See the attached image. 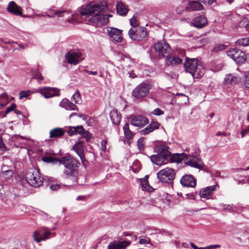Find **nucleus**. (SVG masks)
Here are the masks:
<instances>
[{"instance_id": "obj_10", "label": "nucleus", "mask_w": 249, "mask_h": 249, "mask_svg": "<svg viewBox=\"0 0 249 249\" xmlns=\"http://www.w3.org/2000/svg\"><path fill=\"white\" fill-rule=\"evenodd\" d=\"M65 58L69 64L75 65L82 61L84 57L80 52L70 51L65 54Z\"/></svg>"}, {"instance_id": "obj_58", "label": "nucleus", "mask_w": 249, "mask_h": 249, "mask_svg": "<svg viewBox=\"0 0 249 249\" xmlns=\"http://www.w3.org/2000/svg\"><path fill=\"white\" fill-rule=\"evenodd\" d=\"M183 11V7L182 6H178L176 9V12L180 14Z\"/></svg>"}, {"instance_id": "obj_63", "label": "nucleus", "mask_w": 249, "mask_h": 249, "mask_svg": "<svg viewBox=\"0 0 249 249\" xmlns=\"http://www.w3.org/2000/svg\"><path fill=\"white\" fill-rule=\"evenodd\" d=\"M77 116L79 118H82L84 120H86V116L80 113H77Z\"/></svg>"}, {"instance_id": "obj_5", "label": "nucleus", "mask_w": 249, "mask_h": 249, "mask_svg": "<svg viewBox=\"0 0 249 249\" xmlns=\"http://www.w3.org/2000/svg\"><path fill=\"white\" fill-rule=\"evenodd\" d=\"M55 228L50 229L47 227H42L38 230L36 231L33 234L34 241L38 243L42 241H45L52 237H54L55 233L51 232V231L55 230Z\"/></svg>"}, {"instance_id": "obj_26", "label": "nucleus", "mask_w": 249, "mask_h": 249, "mask_svg": "<svg viewBox=\"0 0 249 249\" xmlns=\"http://www.w3.org/2000/svg\"><path fill=\"white\" fill-rule=\"evenodd\" d=\"M239 78L232 74L226 75L224 79V83L227 85H234L239 81Z\"/></svg>"}, {"instance_id": "obj_22", "label": "nucleus", "mask_w": 249, "mask_h": 249, "mask_svg": "<svg viewBox=\"0 0 249 249\" xmlns=\"http://www.w3.org/2000/svg\"><path fill=\"white\" fill-rule=\"evenodd\" d=\"M203 5L197 0L190 1L188 2L186 9L188 11H198L202 10Z\"/></svg>"}, {"instance_id": "obj_59", "label": "nucleus", "mask_w": 249, "mask_h": 249, "mask_svg": "<svg viewBox=\"0 0 249 249\" xmlns=\"http://www.w3.org/2000/svg\"><path fill=\"white\" fill-rule=\"evenodd\" d=\"M48 13L46 15H37L38 16H41V17H47L49 18H54V15H53L52 14L49 13V12H48Z\"/></svg>"}, {"instance_id": "obj_19", "label": "nucleus", "mask_w": 249, "mask_h": 249, "mask_svg": "<svg viewBox=\"0 0 249 249\" xmlns=\"http://www.w3.org/2000/svg\"><path fill=\"white\" fill-rule=\"evenodd\" d=\"M22 8L18 5L16 2L14 1H10L7 7V10L8 12L12 13L16 16H22L23 17H25V16H22V13L21 12Z\"/></svg>"}, {"instance_id": "obj_1", "label": "nucleus", "mask_w": 249, "mask_h": 249, "mask_svg": "<svg viewBox=\"0 0 249 249\" xmlns=\"http://www.w3.org/2000/svg\"><path fill=\"white\" fill-rule=\"evenodd\" d=\"M107 9L106 5L90 2L81 9L80 14L86 23L100 26L107 24L108 18L112 17L110 14H105Z\"/></svg>"}, {"instance_id": "obj_16", "label": "nucleus", "mask_w": 249, "mask_h": 249, "mask_svg": "<svg viewBox=\"0 0 249 249\" xmlns=\"http://www.w3.org/2000/svg\"><path fill=\"white\" fill-rule=\"evenodd\" d=\"M218 185L210 186L202 188L199 192V196L201 198L207 199H212L213 192L216 190Z\"/></svg>"}, {"instance_id": "obj_62", "label": "nucleus", "mask_w": 249, "mask_h": 249, "mask_svg": "<svg viewBox=\"0 0 249 249\" xmlns=\"http://www.w3.org/2000/svg\"><path fill=\"white\" fill-rule=\"evenodd\" d=\"M243 181L245 183L249 184V176L245 177V178L243 180Z\"/></svg>"}, {"instance_id": "obj_23", "label": "nucleus", "mask_w": 249, "mask_h": 249, "mask_svg": "<svg viewBox=\"0 0 249 249\" xmlns=\"http://www.w3.org/2000/svg\"><path fill=\"white\" fill-rule=\"evenodd\" d=\"M73 149L79 156L81 160L84 161L85 156L84 155V146L83 143L81 142L75 143L73 146Z\"/></svg>"}, {"instance_id": "obj_28", "label": "nucleus", "mask_w": 249, "mask_h": 249, "mask_svg": "<svg viewBox=\"0 0 249 249\" xmlns=\"http://www.w3.org/2000/svg\"><path fill=\"white\" fill-rule=\"evenodd\" d=\"M117 13L119 15L125 16L128 11V8L122 2H118L116 4Z\"/></svg>"}, {"instance_id": "obj_2", "label": "nucleus", "mask_w": 249, "mask_h": 249, "mask_svg": "<svg viewBox=\"0 0 249 249\" xmlns=\"http://www.w3.org/2000/svg\"><path fill=\"white\" fill-rule=\"evenodd\" d=\"M58 162L64 165L65 169L63 171V177L71 181L68 186H75L78 183L76 176V168L80 165L79 162L70 155H66L60 158Z\"/></svg>"}, {"instance_id": "obj_7", "label": "nucleus", "mask_w": 249, "mask_h": 249, "mask_svg": "<svg viewBox=\"0 0 249 249\" xmlns=\"http://www.w3.org/2000/svg\"><path fill=\"white\" fill-rule=\"evenodd\" d=\"M157 177L160 181L170 183L175 178V171L172 168H166L159 171Z\"/></svg>"}, {"instance_id": "obj_53", "label": "nucleus", "mask_w": 249, "mask_h": 249, "mask_svg": "<svg viewBox=\"0 0 249 249\" xmlns=\"http://www.w3.org/2000/svg\"><path fill=\"white\" fill-rule=\"evenodd\" d=\"M118 56L122 60H124L125 59H126L127 60H129V57L128 55L123 54V53H119L118 54Z\"/></svg>"}, {"instance_id": "obj_48", "label": "nucleus", "mask_w": 249, "mask_h": 249, "mask_svg": "<svg viewBox=\"0 0 249 249\" xmlns=\"http://www.w3.org/2000/svg\"><path fill=\"white\" fill-rule=\"evenodd\" d=\"M153 114L156 116L162 115L164 114V112L160 108H156L153 111Z\"/></svg>"}, {"instance_id": "obj_43", "label": "nucleus", "mask_w": 249, "mask_h": 249, "mask_svg": "<svg viewBox=\"0 0 249 249\" xmlns=\"http://www.w3.org/2000/svg\"><path fill=\"white\" fill-rule=\"evenodd\" d=\"M130 25L133 27L132 28L140 27L139 26V22L137 19V18L133 16L130 20Z\"/></svg>"}, {"instance_id": "obj_39", "label": "nucleus", "mask_w": 249, "mask_h": 249, "mask_svg": "<svg viewBox=\"0 0 249 249\" xmlns=\"http://www.w3.org/2000/svg\"><path fill=\"white\" fill-rule=\"evenodd\" d=\"M243 81L245 86L249 88V70L244 72L243 75Z\"/></svg>"}, {"instance_id": "obj_9", "label": "nucleus", "mask_w": 249, "mask_h": 249, "mask_svg": "<svg viewBox=\"0 0 249 249\" xmlns=\"http://www.w3.org/2000/svg\"><path fill=\"white\" fill-rule=\"evenodd\" d=\"M150 86L146 83H142L138 85L132 91L133 96L138 99L145 97L149 93Z\"/></svg>"}, {"instance_id": "obj_41", "label": "nucleus", "mask_w": 249, "mask_h": 249, "mask_svg": "<svg viewBox=\"0 0 249 249\" xmlns=\"http://www.w3.org/2000/svg\"><path fill=\"white\" fill-rule=\"evenodd\" d=\"M71 182V181H69V183ZM69 185V184L67 185H61V184H53L52 185L50 186V188L53 190V191H55V190H57L60 188H62L63 187H66V186H68L69 188H70V187H71V186H68Z\"/></svg>"}, {"instance_id": "obj_44", "label": "nucleus", "mask_w": 249, "mask_h": 249, "mask_svg": "<svg viewBox=\"0 0 249 249\" xmlns=\"http://www.w3.org/2000/svg\"><path fill=\"white\" fill-rule=\"evenodd\" d=\"M150 241V239L147 237L142 236L139 237V243L141 244H149Z\"/></svg>"}, {"instance_id": "obj_12", "label": "nucleus", "mask_w": 249, "mask_h": 249, "mask_svg": "<svg viewBox=\"0 0 249 249\" xmlns=\"http://www.w3.org/2000/svg\"><path fill=\"white\" fill-rule=\"evenodd\" d=\"M107 34L110 38L117 42H121L123 39L122 30L117 28L107 27Z\"/></svg>"}, {"instance_id": "obj_56", "label": "nucleus", "mask_w": 249, "mask_h": 249, "mask_svg": "<svg viewBox=\"0 0 249 249\" xmlns=\"http://www.w3.org/2000/svg\"><path fill=\"white\" fill-rule=\"evenodd\" d=\"M221 247V246L220 245H210V246H207L206 247V248H207V249H215L216 248H220Z\"/></svg>"}, {"instance_id": "obj_45", "label": "nucleus", "mask_w": 249, "mask_h": 249, "mask_svg": "<svg viewBox=\"0 0 249 249\" xmlns=\"http://www.w3.org/2000/svg\"><path fill=\"white\" fill-rule=\"evenodd\" d=\"M144 139L142 138L139 139L137 141V145L140 150L144 149Z\"/></svg>"}, {"instance_id": "obj_15", "label": "nucleus", "mask_w": 249, "mask_h": 249, "mask_svg": "<svg viewBox=\"0 0 249 249\" xmlns=\"http://www.w3.org/2000/svg\"><path fill=\"white\" fill-rule=\"evenodd\" d=\"M38 90L39 93L45 98L59 95V90L55 88L45 87L40 88Z\"/></svg>"}, {"instance_id": "obj_51", "label": "nucleus", "mask_w": 249, "mask_h": 249, "mask_svg": "<svg viewBox=\"0 0 249 249\" xmlns=\"http://www.w3.org/2000/svg\"><path fill=\"white\" fill-rule=\"evenodd\" d=\"M68 133L71 136L76 134L75 126L70 127L69 130L68 131Z\"/></svg>"}, {"instance_id": "obj_18", "label": "nucleus", "mask_w": 249, "mask_h": 249, "mask_svg": "<svg viewBox=\"0 0 249 249\" xmlns=\"http://www.w3.org/2000/svg\"><path fill=\"white\" fill-rule=\"evenodd\" d=\"M180 182L183 186L195 187L196 185V180L191 175H184L180 179Z\"/></svg>"}, {"instance_id": "obj_3", "label": "nucleus", "mask_w": 249, "mask_h": 249, "mask_svg": "<svg viewBox=\"0 0 249 249\" xmlns=\"http://www.w3.org/2000/svg\"><path fill=\"white\" fill-rule=\"evenodd\" d=\"M184 66L186 71L190 73L194 78H200L205 72L203 64L196 58H187Z\"/></svg>"}, {"instance_id": "obj_52", "label": "nucleus", "mask_w": 249, "mask_h": 249, "mask_svg": "<svg viewBox=\"0 0 249 249\" xmlns=\"http://www.w3.org/2000/svg\"><path fill=\"white\" fill-rule=\"evenodd\" d=\"M76 134H81L84 132V129L82 125L75 126Z\"/></svg>"}, {"instance_id": "obj_31", "label": "nucleus", "mask_w": 249, "mask_h": 249, "mask_svg": "<svg viewBox=\"0 0 249 249\" xmlns=\"http://www.w3.org/2000/svg\"><path fill=\"white\" fill-rule=\"evenodd\" d=\"M167 61V63L168 65H176L178 64H179L182 62V59L180 58L179 57L174 56V57H171L169 56V55L166 56Z\"/></svg>"}, {"instance_id": "obj_33", "label": "nucleus", "mask_w": 249, "mask_h": 249, "mask_svg": "<svg viewBox=\"0 0 249 249\" xmlns=\"http://www.w3.org/2000/svg\"><path fill=\"white\" fill-rule=\"evenodd\" d=\"M169 147L164 144H162L159 146L158 148V151L159 152V154H160L162 155H165V156L169 157L171 153L168 151Z\"/></svg>"}, {"instance_id": "obj_20", "label": "nucleus", "mask_w": 249, "mask_h": 249, "mask_svg": "<svg viewBox=\"0 0 249 249\" xmlns=\"http://www.w3.org/2000/svg\"><path fill=\"white\" fill-rule=\"evenodd\" d=\"M130 243L129 241H114L108 244L107 249H124Z\"/></svg>"}, {"instance_id": "obj_54", "label": "nucleus", "mask_w": 249, "mask_h": 249, "mask_svg": "<svg viewBox=\"0 0 249 249\" xmlns=\"http://www.w3.org/2000/svg\"><path fill=\"white\" fill-rule=\"evenodd\" d=\"M0 149L2 150H6V148L3 142V140L1 137H0Z\"/></svg>"}, {"instance_id": "obj_24", "label": "nucleus", "mask_w": 249, "mask_h": 249, "mask_svg": "<svg viewBox=\"0 0 249 249\" xmlns=\"http://www.w3.org/2000/svg\"><path fill=\"white\" fill-rule=\"evenodd\" d=\"M60 106L65 108L66 110H78L77 107L67 99H63L60 103Z\"/></svg>"}, {"instance_id": "obj_37", "label": "nucleus", "mask_w": 249, "mask_h": 249, "mask_svg": "<svg viewBox=\"0 0 249 249\" xmlns=\"http://www.w3.org/2000/svg\"><path fill=\"white\" fill-rule=\"evenodd\" d=\"M72 98L76 104H79L82 102L81 94L78 90H76L73 94Z\"/></svg>"}, {"instance_id": "obj_32", "label": "nucleus", "mask_w": 249, "mask_h": 249, "mask_svg": "<svg viewBox=\"0 0 249 249\" xmlns=\"http://www.w3.org/2000/svg\"><path fill=\"white\" fill-rule=\"evenodd\" d=\"M147 178V176H146L144 178L140 179V181L143 190L151 192L153 188L149 185Z\"/></svg>"}, {"instance_id": "obj_8", "label": "nucleus", "mask_w": 249, "mask_h": 249, "mask_svg": "<svg viewBox=\"0 0 249 249\" xmlns=\"http://www.w3.org/2000/svg\"><path fill=\"white\" fill-rule=\"evenodd\" d=\"M128 35L130 38L134 41H140L147 35V30L144 27H137L131 28Z\"/></svg>"}, {"instance_id": "obj_17", "label": "nucleus", "mask_w": 249, "mask_h": 249, "mask_svg": "<svg viewBox=\"0 0 249 249\" xmlns=\"http://www.w3.org/2000/svg\"><path fill=\"white\" fill-rule=\"evenodd\" d=\"M207 19L204 15L195 17L191 22V25L197 28H202L207 24Z\"/></svg>"}, {"instance_id": "obj_30", "label": "nucleus", "mask_w": 249, "mask_h": 249, "mask_svg": "<svg viewBox=\"0 0 249 249\" xmlns=\"http://www.w3.org/2000/svg\"><path fill=\"white\" fill-rule=\"evenodd\" d=\"M48 12H49L50 14H52L53 15H54V17L56 16L59 18L63 17L64 16V14L68 15L69 13L65 10H55L50 9L48 10Z\"/></svg>"}, {"instance_id": "obj_21", "label": "nucleus", "mask_w": 249, "mask_h": 249, "mask_svg": "<svg viewBox=\"0 0 249 249\" xmlns=\"http://www.w3.org/2000/svg\"><path fill=\"white\" fill-rule=\"evenodd\" d=\"M167 159V157L162 155L160 154L152 155L150 157L151 161L158 165H161L166 163L165 161Z\"/></svg>"}, {"instance_id": "obj_55", "label": "nucleus", "mask_w": 249, "mask_h": 249, "mask_svg": "<svg viewBox=\"0 0 249 249\" xmlns=\"http://www.w3.org/2000/svg\"><path fill=\"white\" fill-rule=\"evenodd\" d=\"M106 143H107V141L106 140H103L101 142V149L103 151L105 152L106 150L107 147H106Z\"/></svg>"}, {"instance_id": "obj_14", "label": "nucleus", "mask_w": 249, "mask_h": 249, "mask_svg": "<svg viewBox=\"0 0 249 249\" xmlns=\"http://www.w3.org/2000/svg\"><path fill=\"white\" fill-rule=\"evenodd\" d=\"M130 119V124L136 127H142L148 123V119L141 115H132Z\"/></svg>"}, {"instance_id": "obj_50", "label": "nucleus", "mask_w": 249, "mask_h": 249, "mask_svg": "<svg viewBox=\"0 0 249 249\" xmlns=\"http://www.w3.org/2000/svg\"><path fill=\"white\" fill-rule=\"evenodd\" d=\"M82 135L83 137L86 138L87 141H89L91 138V134L88 131H84Z\"/></svg>"}, {"instance_id": "obj_6", "label": "nucleus", "mask_w": 249, "mask_h": 249, "mask_svg": "<svg viewBox=\"0 0 249 249\" xmlns=\"http://www.w3.org/2000/svg\"><path fill=\"white\" fill-rule=\"evenodd\" d=\"M177 155L179 156V159L176 160L177 162H180L181 159H184V163L192 167L201 169L203 166L202 160L197 157L188 155L185 153Z\"/></svg>"}, {"instance_id": "obj_34", "label": "nucleus", "mask_w": 249, "mask_h": 249, "mask_svg": "<svg viewBox=\"0 0 249 249\" xmlns=\"http://www.w3.org/2000/svg\"><path fill=\"white\" fill-rule=\"evenodd\" d=\"M123 130L124 136L127 139H131L133 138L134 134L130 130L129 124L128 123H126L123 126Z\"/></svg>"}, {"instance_id": "obj_13", "label": "nucleus", "mask_w": 249, "mask_h": 249, "mask_svg": "<svg viewBox=\"0 0 249 249\" xmlns=\"http://www.w3.org/2000/svg\"><path fill=\"white\" fill-rule=\"evenodd\" d=\"M155 50L159 53L160 56L166 57L171 52V49L168 44L161 42H157L154 45Z\"/></svg>"}, {"instance_id": "obj_61", "label": "nucleus", "mask_w": 249, "mask_h": 249, "mask_svg": "<svg viewBox=\"0 0 249 249\" xmlns=\"http://www.w3.org/2000/svg\"><path fill=\"white\" fill-rule=\"evenodd\" d=\"M200 1L204 3L211 4L213 1V0H200Z\"/></svg>"}, {"instance_id": "obj_11", "label": "nucleus", "mask_w": 249, "mask_h": 249, "mask_svg": "<svg viewBox=\"0 0 249 249\" xmlns=\"http://www.w3.org/2000/svg\"><path fill=\"white\" fill-rule=\"evenodd\" d=\"M227 54L237 63H243L246 59L245 53L236 49L229 51Z\"/></svg>"}, {"instance_id": "obj_60", "label": "nucleus", "mask_w": 249, "mask_h": 249, "mask_svg": "<svg viewBox=\"0 0 249 249\" xmlns=\"http://www.w3.org/2000/svg\"><path fill=\"white\" fill-rule=\"evenodd\" d=\"M249 130L248 129H243L242 130L241 133L242 135V138H244L246 134L248 132Z\"/></svg>"}, {"instance_id": "obj_47", "label": "nucleus", "mask_w": 249, "mask_h": 249, "mask_svg": "<svg viewBox=\"0 0 249 249\" xmlns=\"http://www.w3.org/2000/svg\"><path fill=\"white\" fill-rule=\"evenodd\" d=\"M220 206L221 207L223 210L228 211H232L233 209L232 205H227L224 204H221Z\"/></svg>"}, {"instance_id": "obj_38", "label": "nucleus", "mask_w": 249, "mask_h": 249, "mask_svg": "<svg viewBox=\"0 0 249 249\" xmlns=\"http://www.w3.org/2000/svg\"><path fill=\"white\" fill-rule=\"evenodd\" d=\"M58 160L50 156H44L42 158V161L48 163H53L55 161L58 162Z\"/></svg>"}, {"instance_id": "obj_40", "label": "nucleus", "mask_w": 249, "mask_h": 249, "mask_svg": "<svg viewBox=\"0 0 249 249\" xmlns=\"http://www.w3.org/2000/svg\"><path fill=\"white\" fill-rule=\"evenodd\" d=\"M34 78L37 80L38 83H41L43 80V77L40 73L38 71H36L33 73Z\"/></svg>"}, {"instance_id": "obj_57", "label": "nucleus", "mask_w": 249, "mask_h": 249, "mask_svg": "<svg viewBox=\"0 0 249 249\" xmlns=\"http://www.w3.org/2000/svg\"><path fill=\"white\" fill-rule=\"evenodd\" d=\"M85 72L88 74L89 75H96L97 74V72L96 71H92L89 70H85Z\"/></svg>"}, {"instance_id": "obj_36", "label": "nucleus", "mask_w": 249, "mask_h": 249, "mask_svg": "<svg viewBox=\"0 0 249 249\" xmlns=\"http://www.w3.org/2000/svg\"><path fill=\"white\" fill-rule=\"evenodd\" d=\"M13 172L11 170L4 171L1 173L2 178L6 179L11 178L13 176Z\"/></svg>"}, {"instance_id": "obj_42", "label": "nucleus", "mask_w": 249, "mask_h": 249, "mask_svg": "<svg viewBox=\"0 0 249 249\" xmlns=\"http://www.w3.org/2000/svg\"><path fill=\"white\" fill-rule=\"evenodd\" d=\"M226 46L224 44H219L215 46L213 50V52L217 53L219 51H223L225 49Z\"/></svg>"}, {"instance_id": "obj_64", "label": "nucleus", "mask_w": 249, "mask_h": 249, "mask_svg": "<svg viewBox=\"0 0 249 249\" xmlns=\"http://www.w3.org/2000/svg\"><path fill=\"white\" fill-rule=\"evenodd\" d=\"M85 198V196H79L77 197L76 200H83Z\"/></svg>"}, {"instance_id": "obj_29", "label": "nucleus", "mask_w": 249, "mask_h": 249, "mask_svg": "<svg viewBox=\"0 0 249 249\" xmlns=\"http://www.w3.org/2000/svg\"><path fill=\"white\" fill-rule=\"evenodd\" d=\"M64 134V131L61 128H55L50 132V137L58 138L63 136Z\"/></svg>"}, {"instance_id": "obj_25", "label": "nucleus", "mask_w": 249, "mask_h": 249, "mask_svg": "<svg viewBox=\"0 0 249 249\" xmlns=\"http://www.w3.org/2000/svg\"><path fill=\"white\" fill-rule=\"evenodd\" d=\"M160 124L158 122H153L146 127L141 130L140 133L142 135H146L153 131L159 127Z\"/></svg>"}, {"instance_id": "obj_46", "label": "nucleus", "mask_w": 249, "mask_h": 249, "mask_svg": "<svg viewBox=\"0 0 249 249\" xmlns=\"http://www.w3.org/2000/svg\"><path fill=\"white\" fill-rule=\"evenodd\" d=\"M30 95V91H21L19 93V97L20 99H22L23 98H27Z\"/></svg>"}, {"instance_id": "obj_27", "label": "nucleus", "mask_w": 249, "mask_h": 249, "mask_svg": "<svg viewBox=\"0 0 249 249\" xmlns=\"http://www.w3.org/2000/svg\"><path fill=\"white\" fill-rule=\"evenodd\" d=\"M110 117L113 124L118 125L121 120V114L116 110H112L110 112Z\"/></svg>"}, {"instance_id": "obj_4", "label": "nucleus", "mask_w": 249, "mask_h": 249, "mask_svg": "<svg viewBox=\"0 0 249 249\" xmlns=\"http://www.w3.org/2000/svg\"><path fill=\"white\" fill-rule=\"evenodd\" d=\"M25 178L30 185L37 187L42 185L43 178L39 171L35 168L30 169L25 175Z\"/></svg>"}, {"instance_id": "obj_49", "label": "nucleus", "mask_w": 249, "mask_h": 249, "mask_svg": "<svg viewBox=\"0 0 249 249\" xmlns=\"http://www.w3.org/2000/svg\"><path fill=\"white\" fill-rule=\"evenodd\" d=\"M16 105L15 104H12L9 107H8L6 110L5 114H7L13 110H14Z\"/></svg>"}, {"instance_id": "obj_35", "label": "nucleus", "mask_w": 249, "mask_h": 249, "mask_svg": "<svg viewBox=\"0 0 249 249\" xmlns=\"http://www.w3.org/2000/svg\"><path fill=\"white\" fill-rule=\"evenodd\" d=\"M236 45H242L244 46L249 45V37L241 38L238 39L236 42Z\"/></svg>"}]
</instances>
